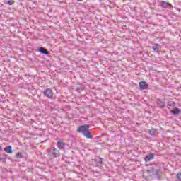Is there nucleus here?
<instances>
[{"mask_svg": "<svg viewBox=\"0 0 181 181\" xmlns=\"http://www.w3.org/2000/svg\"><path fill=\"white\" fill-rule=\"evenodd\" d=\"M77 132H81L87 139H93L91 132H90V124L80 126L77 129Z\"/></svg>", "mask_w": 181, "mask_h": 181, "instance_id": "f257e3e1", "label": "nucleus"}, {"mask_svg": "<svg viewBox=\"0 0 181 181\" xmlns=\"http://www.w3.org/2000/svg\"><path fill=\"white\" fill-rule=\"evenodd\" d=\"M154 172V176L156 177V179H157V180H162V176H160V175L162 174V171H161V167H158L157 169H153V168H151L150 170H147V173H153Z\"/></svg>", "mask_w": 181, "mask_h": 181, "instance_id": "f03ea898", "label": "nucleus"}, {"mask_svg": "<svg viewBox=\"0 0 181 181\" xmlns=\"http://www.w3.org/2000/svg\"><path fill=\"white\" fill-rule=\"evenodd\" d=\"M104 159L100 157H96L94 159H92V165L95 166V168H101L103 165Z\"/></svg>", "mask_w": 181, "mask_h": 181, "instance_id": "7ed1b4c3", "label": "nucleus"}, {"mask_svg": "<svg viewBox=\"0 0 181 181\" xmlns=\"http://www.w3.org/2000/svg\"><path fill=\"white\" fill-rule=\"evenodd\" d=\"M43 94L45 97L47 98H49V100H53V91L50 88H45L43 90Z\"/></svg>", "mask_w": 181, "mask_h": 181, "instance_id": "20e7f679", "label": "nucleus"}, {"mask_svg": "<svg viewBox=\"0 0 181 181\" xmlns=\"http://www.w3.org/2000/svg\"><path fill=\"white\" fill-rule=\"evenodd\" d=\"M160 6L161 8H164L165 9H172L173 8V6H172V4L169 2H166L165 1H160Z\"/></svg>", "mask_w": 181, "mask_h": 181, "instance_id": "39448f33", "label": "nucleus"}, {"mask_svg": "<svg viewBox=\"0 0 181 181\" xmlns=\"http://www.w3.org/2000/svg\"><path fill=\"white\" fill-rule=\"evenodd\" d=\"M139 87L140 90H148V83L144 81H141L139 83Z\"/></svg>", "mask_w": 181, "mask_h": 181, "instance_id": "423d86ee", "label": "nucleus"}, {"mask_svg": "<svg viewBox=\"0 0 181 181\" xmlns=\"http://www.w3.org/2000/svg\"><path fill=\"white\" fill-rule=\"evenodd\" d=\"M153 158H155V153H150L145 156L144 160L146 163L151 162V160H152V159H153Z\"/></svg>", "mask_w": 181, "mask_h": 181, "instance_id": "0eeeda50", "label": "nucleus"}, {"mask_svg": "<svg viewBox=\"0 0 181 181\" xmlns=\"http://www.w3.org/2000/svg\"><path fill=\"white\" fill-rule=\"evenodd\" d=\"M38 52L41 54H45L46 56H49V54H50V52H49V51H47V49H46V48H45L43 47H40L38 49Z\"/></svg>", "mask_w": 181, "mask_h": 181, "instance_id": "6e6552de", "label": "nucleus"}, {"mask_svg": "<svg viewBox=\"0 0 181 181\" xmlns=\"http://www.w3.org/2000/svg\"><path fill=\"white\" fill-rule=\"evenodd\" d=\"M49 156H52L54 158H57V156H59V151L56 148L50 150Z\"/></svg>", "mask_w": 181, "mask_h": 181, "instance_id": "1a4fd4ad", "label": "nucleus"}, {"mask_svg": "<svg viewBox=\"0 0 181 181\" xmlns=\"http://www.w3.org/2000/svg\"><path fill=\"white\" fill-rule=\"evenodd\" d=\"M157 105L160 108H165V107H166V103H165V100H162L160 99L157 100Z\"/></svg>", "mask_w": 181, "mask_h": 181, "instance_id": "9d476101", "label": "nucleus"}, {"mask_svg": "<svg viewBox=\"0 0 181 181\" xmlns=\"http://www.w3.org/2000/svg\"><path fill=\"white\" fill-rule=\"evenodd\" d=\"M4 152H6V153H9L10 155H12V153H13V150L12 149V146H6L4 149Z\"/></svg>", "mask_w": 181, "mask_h": 181, "instance_id": "9b49d317", "label": "nucleus"}, {"mask_svg": "<svg viewBox=\"0 0 181 181\" xmlns=\"http://www.w3.org/2000/svg\"><path fill=\"white\" fill-rule=\"evenodd\" d=\"M57 146L59 149H64L66 148V143L63 142L62 141H58L57 143Z\"/></svg>", "mask_w": 181, "mask_h": 181, "instance_id": "f8f14e48", "label": "nucleus"}, {"mask_svg": "<svg viewBox=\"0 0 181 181\" xmlns=\"http://www.w3.org/2000/svg\"><path fill=\"white\" fill-rule=\"evenodd\" d=\"M148 134L149 135H151V136H156V135H158V130L152 128L148 131Z\"/></svg>", "mask_w": 181, "mask_h": 181, "instance_id": "ddd939ff", "label": "nucleus"}, {"mask_svg": "<svg viewBox=\"0 0 181 181\" xmlns=\"http://www.w3.org/2000/svg\"><path fill=\"white\" fill-rule=\"evenodd\" d=\"M180 112L181 111L178 107H175L173 110H170V113L173 114V115H179Z\"/></svg>", "mask_w": 181, "mask_h": 181, "instance_id": "4468645a", "label": "nucleus"}, {"mask_svg": "<svg viewBox=\"0 0 181 181\" xmlns=\"http://www.w3.org/2000/svg\"><path fill=\"white\" fill-rule=\"evenodd\" d=\"M22 158H23V154H22V153H21V152H18L16 155V159L14 160H15V162H18L19 160V159H22Z\"/></svg>", "mask_w": 181, "mask_h": 181, "instance_id": "2eb2a0df", "label": "nucleus"}, {"mask_svg": "<svg viewBox=\"0 0 181 181\" xmlns=\"http://www.w3.org/2000/svg\"><path fill=\"white\" fill-rule=\"evenodd\" d=\"M84 90V87H83L81 85L78 86L75 88V91H77V93H81Z\"/></svg>", "mask_w": 181, "mask_h": 181, "instance_id": "dca6fc26", "label": "nucleus"}, {"mask_svg": "<svg viewBox=\"0 0 181 181\" xmlns=\"http://www.w3.org/2000/svg\"><path fill=\"white\" fill-rule=\"evenodd\" d=\"M156 52L159 53V50H160V45L159 44H156Z\"/></svg>", "mask_w": 181, "mask_h": 181, "instance_id": "f3484780", "label": "nucleus"}, {"mask_svg": "<svg viewBox=\"0 0 181 181\" xmlns=\"http://www.w3.org/2000/svg\"><path fill=\"white\" fill-rule=\"evenodd\" d=\"M7 4H8V5H13V4H15V1L8 0V1H7Z\"/></svg>", "mask_w": 181, "mask_h": 181, "instance_id": "a211bd4d", "label": "nucleus"}, {"mask_svg": "<svg viewBox=\"0 0 181 181\" xmlns=\"http://www.w3.org/2000/svg\"><path fill=\"white\" fill-rule=\"evenodd\" d=\"M0 160L3 163H6V158H0Z\"/></svg>", "mask_w": 181, "mask_h": 181, "instance_id": "6ab92c4d", "label": "nucleus"}, {"mask_svg": "<svg viewBox=\"0 0 181 181\" xmlns=\"http://www.w3.org/2000/svg\"><path fill=\"white\" fill-rule=\"evenodd\" d=\"M151 49L153 50V52H156V44H153Z\"/></svg>", "mask_w": 181, "mask_h": 181, "instance_id": "aec40b11", "label": "nucleus"}, {"mask_svg": "<svg viewBox=\"0 0 181 181\" xmlns=\"http://www.w3.org/2000/svg\"><path fill=\"white\" fill-rule=\"evenodd\" d=\"M176 176L178 180H181V173H177Z\"/></svg>", "mask_w": 181, "mask_h": 181, "instance_id": "412c9836", "label": "nucleus"}, {"mask_svg": "<svg viewBox=\"0 0 181 181\" xmlns=\"http://www.w3.org/2000/svg\"><path fill=\"white\" fill-rule=\"evenodd\" d=\"M176 105V103L173 102L172 103L168 104V107H175Z\"/></svg>", "mask_w": 181, "mask_h": 181, "instance_id": "4be33fe9", "label": "nucleus"}, {"mask_svg": "<svg viewBox=\"0 0 181 181\" xmlns=\"http://www.w3.org/2000/svg\"><path fill=\"white\" fill-rule=\"evenodd\" d=\"M106 141H110V139H108V136H106Z\"/></svg>", "mask_w": 181, "mask_h": 181, "instance_id": "5701e85b", "label": "nucleus"}, {"mask_svg": "<svg viewBox=\"0 0 181 181\" xmlns=\"http://www.w3.org/2000/svg\"><path fill=\"white\" fill-rule=\"evenodd\" d=\"M2 151V146H0V152Z\"/></svg>", "mask_w": 181, "mask_h": 181, "instance_id": "b1692460", "label": "nucleus"}, {"mask_svg": "<svg viewBox=\"0 0 181 181\" xmlns=\"http://www.w3.org/2000/svg\"><path fill=\"white\" fill-rule=\"evenodd\" d=\"M76 1H78V2H81V1H83V0H76Z\"/></svg>", "mask_w": 181, "mask_h": 181, "instance_id": "393cba45", "label": "nucleus"}, {"mask_svg": "<svg viewBox=\"0 0 181 181\" xmlns=\"http://www.w3.org/2000/svg\"><path fill=\"white\" fill-rule=\"evenodd\" d=\"M30 60L31 62H33V59H32V58H31Z\"/></svg>", "mask_w": 181, "mask_h": 181, "instance_id": "a878e982", "label": "nucleus"}, {"mask_svg": "<svg viewBox=\"0 0 181 181\" xmlns=\"http://www.w3.org/2000/svg\"><path fill=\"white\" fill-rule=\"evenodd\" d=\"M66 163H70V161H66Z\"/></svg>", "mask_w": 181, "mask_h": 181, "instance_id": "bb28decb", "label": "nucleus"}, {"mask_svg": "<svg viewBox=\"0 0 181 181\" xmlns=\"http://www.w3.org/2000/svg\"><path fill=\"white\" fill-rule=\"evenodd\" d=\"M37 96H38V97H40V95H38Z\"/></svg>", "mask_w": 181, "mask_h": 181, "instance_id": "cd10ccee", "label": "nucleus"}]
</instances>
